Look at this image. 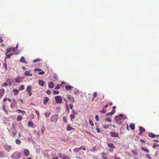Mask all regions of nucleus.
<instances>
[{
	"label": "nucleus",
	"mask_w": 159,
	"mask_h": 159,
	"mask_svg": "<svg viewBox=\"0 0 159 159\" xmlns=\"http://www.w3.org/2000/svg\"><path fill=\"white\" fill-rule=\"evenodd\" d=\"M148 136L151 138H153L156 136V135L152 133H149L148 134Z\"/></svg>",
	"instance_id": "obj_27"
},
{
	"label": "nucleus",
	"mask_w": 159,
	"mask_h": 159,
	"mask_svg": "<svg viewBox=\"0 0 159 159\" xmlns=\"http://www.w3.org/2000/svg\"><path fill=\"white\" fill-rule=\"evenodd\" d=\"M124 117V115L122 114H120L119 115L116 116L115 117V119H117L118 120H120L122 119V117Z\"/></svg>",
	"instance_id": "obj_8"
},
{
	"label": "nucleus",
	"mask_w": 159,
	"mask_h": 159,
	"mask_svg": "<svg viewBox=\"0 0 159 159\" xmlns=\"http://www.w3.org/2000/svg\"><path fill=\"white\" fill-rule=\"evenodd\" d=\"M69 102L71 103L74 102L75 100L74 97L70 95H67Z\"/></svg>",
	"instance_id": "obj_4"
},
{
	"label": "nucleus",
	"mask_w": 159,
	"mask_h": 159,
	"mask_svg": "<svg viewBox=\"0 0 159 159\" xmlns=\"http://www.w3.org/2000/svg\"><path fill=\"white\" fill-rule=\"evenodd\" d=\"M48 86L50 88H53L54 87V84L52 82H50L48 84Z\"/></svg>",
	"instance_id": "obj_16"
},
{
	"label": "nucleus",
	"mask_w": 159,
	"mask_h": 159,
	"mask_svg": "<svg viewBox=\"0 0 159 159\" xmlns=\"http://www.w3.org/2000/svg\"><path fill=\"white\" fill-rule=\"evenodd\" d=\"M129 126L132 130H134L135 129V125L134 124H131Z\"/></svg>",
	"instance_id": "obj_25"
},
{
	"label": "nucleus",
	"mask_w": 159,
	"mask_h": 159,
	"mask_svg": "<svg viewBox=\"0 0 159 159\" xmlns=\"http://www.w3.org/2000/svg\"><path fill=\"white\" fill-rule=\"evenodd\" d=\"M108 146L111 148L112 149H114L115 148V147L114 145L112 143H107Z\"/></svg>",
	"instance_id": "obj_15"
},
{
	"label": "nucleus",
	"mask_w": 159,
	"mask_h": 159,
	"mask_svg": "<svg viewBox=\"0 0 159 159\" xmlns=\"http://www.w3.org/2000/svg\"><path fill=\"white\" fill-rule=\"evenodd\" d=\"M14 93V95H17V94L19 93V90L16 89H14L12 90Z\"/></svg>",
	"instance_id": "obj_21"
},
{
	"label": "nucleus",
	"mask_w": 159,
	"mask_h": 159,
	"mask_svg": "<svg viewBox=\"0 0 159 159\" xmlns=\"http://www.w3.org/2000/svg\"><path fill=\"white\" fill-rule=\"evenodd\" d=\"M2 109L6 112L7 114H8V112L7 111V110H6L5 107L4 106H3V107H2Z\"/></svg>",
	"instance_id": "obj_52"
},
{
	"label": "nucleus",
	"mask_w": 159,
	"mask_h": 159,
	"mask_svg": "<svg viewBox=\"0 0 159 159\" xmlns=\"http://www.w3.org/2000/svg\"><path fill=\"white\" fill-rule=\"evenodd\" d=\"M110 135L114 137H119V134L118 133L111 132H110Z\"/></svg>",
	"instance_id": "obj_6"
},
{
	"label": "nucleus",
	"mask_w": 159,
	"mask_h": 159,
	"mask_svg": "<svg viewBox=\"0 0 159 159\" xmlns=\"http://www.w3.org/2000/svg\"><path fill=\"white\" fill-rule=\"evenodd\" d=\"M58 119V116L56 114L53 116L51 119V121L53 122H56Z\"/></svg>",
	"instance_id": "obj_5"
},
{
	"label": "nucleus",
	"mask_w": 159,
	"mask_h": 159,
	"mask_svg": "<svg viewBox=\"0 0 159 159\" xmlns=\"http://www.w3.org/2000/svg\"><path fill=\"white\" fill-rule=\"evenodd\" d=\"M89 124L91 125V126H93L94 125V124L91 119H89Z\"/></svg>",
	"instance_id": "obj_41"
},
{
	"label": "nucleus",
	"mask_w": 159,
	"mask_h": 159,
	"mask_svg": "<svg viewBox=\"0 0 159 159\" xmlns=\"http://www.w3.org/2000/svg\"><path fill=\"white\" fill-rule=\"evenodd\" d=\"M69 106H70V108L71 109H72L73 108V105L72 104H69Z\"/></svg>",
	"instance_id": "obj_64"
},
{
	"label": "nucleus",
	"mask_w": 159,
	"mask_h": 159,
	"mask_svg": "<svg viewBox=\"0 0 159 159\" xmlns=\"http://www.w3.org/2000/svg\"><path fill=\"white\" fill-rule=\"evenodd\" d=\"M17 105V102L15 99H13L12 103L11 104V107L12 108H14Z\"/></svg>",
	"instance_id": "obj_7"
},
{
	"label": "nucleus",
	"mask_w": 159,
	"mask_h": 159,
	"mask_svg": "<svg viewBox=\"0 0 159 159\" xmlns=\"http://www.w3.org/2000/svg\"><path fill=\"white\" fill-rule=\"evenodd\" d=\"M62 85L61 84H58L56 87H55V89H60Z\"/></svg>",
	"instance_id": "obj_37"
},
{
	"label": "nucleus",
	"mask_w": 159,
	"mask_h": 159,
	"mask_svg": "<svg viewBox=\"0 0 159 159\" xmlns=\"http://www.w3.org/2000/svg\"><path fill=\"white\" fill-rule=\"evenodd\" d=\"M72 112L73 113V114H74L75 115H77L78 114V113L75 111L74 110H72Z\"/></svg>",
	"instance_id": "obj_58"
},
{
	"label": "nucleus",
	"mask_w": 159,
	"mask_h": 159,
	"mask_svg": "<svg viewBox=\"0 0 159 159\" xmlns=\"http://www.w3.org/2000/svg\"><path fill=\"white\" fill-rule=\"evenodd\" d=\"M32 89V86L30 85H28L26 88V91L27 92H29L30 91V90H31Z\"/></svg>",
	"instance_id": "obj_26"
},
{
	"label": "nucleus",
	"mask_w": 159,
	"mask_h": 159,
	"mask_svg": "<svg viewBox=\"0 0 159 159\" xmlns=\"http://www.w3.org/2000/svg\"><path fill=\"white\" fill-rule=\"evenodd\" d=\"M69 157L65 154H63V157L62 158L63 159H69Z\"/></svg>",
	"instance_id": "obj_36"
},
{
	"label": "nucleus",
	"mask_w": 159,
	"mask_h": 159,
	"mask_svg": "<svg viewBox=\"0 0 159 159\" xmlns=\"http://www.w3.org/2000/svg\"><path fill=\"white\" fill-rule=\"evenodd\" d=\"M50 114V113L49 112L45 113L44 114V115H45V116L46 117H49Z\"/></svg>",
	"instance_id": "obj_48"
},
{
	"label": "nucleus",
	"mask_w": 159,
	"mask_h": 159,
	"mask_svg": "<svg viewBox=\"0 0 159 159\" xmlns=\"http://www.w3.org/2000/svg\"><path fill=\"white\" fill-rule=\"evenodd\" d=\"M116 112L115 110H112L111 112H108V114L109 116H111L114 114Z\"/></svg>",
	"instance_id": "obj_30"
},
{
	"label": "nucleus",
	"mask_w": 159,
	"mask_h": 159,
	"mask_svg": "<svg viewBox=\"0 0 159 159\" xmlns=\"http://www.w3.org/2000/svg\"><path fill=\"white\" fill-rule=\"evenodd\" d=\"M5 90L3 89H0V98H1L3 95Z\"/></svg>",
	"instance_id": "obj_14"
},
{
	"label": "nucleus",
	"mask_w": 159,
	"mask_h": 159,
	"mask_svg": "<svg viewBox=\"0 0 159 159\" xmlns=\"http://www.w3.org/2000/svg\"><path fill=\"white\" fill-rule=\"evenodd\" d=\"M73 88V87L70 85H67L65 86L66 89L67 91L71 90Z\"/></svg>",
	"instance_id": "obj_9"
},
{
	"label": "nucleus",
	"mask_w": 159,
	"mask_h": 159,
	"mask_svg": "<svg viewBox=\"0 0 159 159\" xmlns=\"http://www.w3.org/2000/svg\"><path fill=\"white\" fill-rule=\"evenodd\" d=\"M8 84L6 82H5L2 85V86L6 87L8 86Z\"/></svg>",
	"instance_id": "obj_57"
},
{
	"label": "nucleus",
	"mask_w": 159,
	"mask_h": 159,
	"mask_svg": "<svg viewBox=\"0 0 159 159\" xmlns=\"http://www.w3.org/2000/svg\"><path fill=\"white\" fill-rule=\"evenodd\" d=\"M41 61V59H35V60H34L33 61V63H35L36 62H38L39 61Z\"/></svg>",
	"instance_id": "obj_43"
},
{
	"label": "nucleus",
	"mask_w": 159,
	"mask_h": 159,
	"mask_svg": "<svg viewBox=\"0 0 159 159\" xmlns=\"http://www.w3.org/2000/svg\"><path fill=\"white\" fill-rule=\"evenodd\" d=\"M20 62H24L25 63L27 64V62L25 60V57H22L20 60Z\"/></svg>",
	"instance_id": "obj_18"
},
{
	"label": "nucleus",
	"mask_w": 159,
	"mask_h": 159,
	"mask_svg": "<svg viewBox=\"0 0 159 159\" xmlns=\"http://www.w3.org/2000/svg\"><path fill=\"white\" fill-rule=\"evenodd\" d=\"M61 110V107H58L56 108V111L57 112H59Z\"/></svg>",
	"instance_id": "obj_51"
},
{
	"label": "nucleus",
	"mask_w": 159,
	"mask_h": 159,
	"mask_svg": "<svg viewBox=\"0 0 159 159\" xmlns=\"http://www.w3.org/2000/svg\"><path fill=\"white\" fill-rule=\"evenodd\" d=\"M63 120L65 123H66L67 121V119L66 117L64 116L63 117Z\"/></svg>",
	"instance_id": "obj_56"
},
{
	"label": "nucleus",
	"mask_w": 159,
	"mask_h": 159,
	"mask_svg": "<svg viewBox=\"0 0 159 159\" xmlns=\"http://www.w3.org/2000/svg\"><path fill=\"white\" fill-rule=\"evenodd\" d=\"M16 111H17L18 113L22 114L23 115L25 114V112L24 111L18 109Z\"/></svg>",
	"instance_id": "obj_17"
},
{
	"label": "nucleus",
	"mask_w": 159,
	"mask_h": 159,
	"mask_svg": "<svg viewBox=\"0 0 159 159\" xmlns=\"http://www.w3.org/2000/svg\"><path fill=\"white\" fill-rule=\"evenodd\" d=\"M21 153L15 152L11 155V157L14 159H19L21 157Z\"/></svg>",
	"instance_id": "obj_1"
},
{
	"label": "nucleus",
	"mask_w": 159,
	"mask_h": 159,
	"mask_svg": "<svg viewBox=\"0 0 159 159\" xmlns=\"http://www.w3.org/2000/svg\"><path fill=\"white\" fill-rule=\"evenodd\" d=\"M96 130H97V132L98 133H99L101 132V130L99 128H97L96 129Z\"/></svg>",
	"instance_id": "obj_63"
},
{
	"label": "nucleus",
	"mask_w": 159,
	"mask_h": 159,
	"mask_svg": "<svg viewBox=\"0 0 159 159\" xmlns=\"http://www.w3.org/2000/svg\"><path fill=\"white\" fill-rule=\"evenodd\" d=\"M99 112L102 113H105L107 112V111L104 109H103L102 110H100Z\"/></svg>",
	"instance_id": "obj_45"
},
{
	"label": "nucleus",
	"mask_w": 159,
	"mask_h": 159,
	"mask_svg": "<svg viewBox=\"0 0 159 159\" xmlns=\"http://www.w3.org/2000/svg\"><path fill=\"white\" fill-rule=\"evenodd\" d=\"M5 157V155L2 152L0 151V158H3Z\"/></svg>",
	"instance_id": "obj_32"
},
{
	"label": "nucleus",
	"mask_w": 159,
	"mask_h": 159,
	"mask_svg": "<svg viewBox=\"0 0 159 159\" xmlns=\"http://www.w3.org/2000/svg\"><path fill=\"white\" fill-rule=\"evenodd\" d=\"M74 93L75 94H77L79 93V90L75 88L74 89Z\"/></svg>",
	"instance_id": "obj_28"
},
{
	"label": "nucleus",
	"mask_w": 159,
	"mask_h": 159,
	"mask_svg": "<svg viewBox=\"0 0 159 159\" xmlns=\"http://www.w3.org/2000/svg\"><path fill=\"white\" fill-rule=\"evenodd\" d=\"M49 100V98L48 97H45L43 102L44 104V105H46Z\"/></svg>",
	"instance_id": "obj_24"
},
{
	"label": "nucleus",
	"mask_w": 159,
	"mask_h": 159,
	"mask_svg": "<svg viewBox=\"0 0 159 159\" xmlns=\"http://www.w3.org/2000/svg\"><path fill=\"white\" fill-rule=\"evenodd\" d=\"M45 72L44 71H42L41 72H40L39 73V75H43L44 74Z\"/></svg>",
	"instance_id": "obj_60"
},
{
	"label": "nucleus",
	"mask_w": 159,
	"mask_h": 159,
	"mask_svg": "<svg viewBox=\"0 0 159 159\" xmlns=\"http://www.w3.org/2000/svg\"><path fill=\"white\" fill-rule=\"evenodd\" d=\"M45 129V128L44 126H41V131L42 133L43 134Z\"/></svg>",
	"instance_id": "obj_34"
},
{
	"label": "nucleus",
	"mask_w": 159,
	"mask_h": 159,
	"mask_svg": "<svg viewBox=\"0 0 159 159\" xmlns=\"http://www.w3.org/2000/svg\"><path fill=\"white\" fill-rule=\"evenodd\" d=\"M3 147H4V149L8 152L11 151L13 148L11 146L8 145V144L6 143L4 144Z\"/></svg>",
	"instance_id": "obj_2"
},
{
	"label": "nucleus",
	"mask_w": 159,
	"mask_h": 159,
	"mask_svg": "<svg viewBox=\"0 0 159 159\" xmlns=\"http://www.w3.org/2000/svg\"><path fill=\"white\" fill-rule=\"evenodd\" d=\"M34 123L32 122V121L30 120L28 122V125L30 127H33Z\"/></svg>",
	"instance_id": "obj_19"
},
{
	"label": "nucleus",
	"mask_w": 159,
	"mask_h": 159,
	"mask_svg": "<svg viewBox=\"0 0 159 159\" xmlns=\"http://www.w3.org/2000/svg\"><path fill=\"white\" fill-rule=\"evenodd\" d=\"M30 72L29 71H26L24 73V75L26 76H32V74H30Z\"/></svg>",
	"instance_id": "obj_23"
},
{
	"label": "nucleus",
	"mask_w": 159,
	"mask_h": 159,
	"mask_svg": "<svg viewBox=\"0 0 159 159\" xmlns=\"http://www.w3.org/2000/svg\"><path fill=\"white\" fill-rule=\"evenodd\" d=\"M53 77L54 79L56 80H57L58 79V76L56 74H54L53 75Z\"/></svg>",
	"instance_id": "obj_46"
},
{
	"label": "nucleus",
	"mask_w": 159,
	"mask_h": 159,
	"mask_svg": "<svg viewBox=\"0 0 159 159\" xmlns=\"http://www.w3.org/2000/svg\"><path fill=\"white\" fill-rule=\"evenodd\" d=\"M38 84L41 86H43L44 85V82L43 80H40L38 81Z\"/></svg>",
	"instance_id": "obj_12"
},
{
	"label": "nucleus",
	"mask_w": 159,
	"mask_h": 159,
	"mask_svg": "<svg viewBox=\"0 0 159 159\" xmlns=\"http://www.w3.org/2000/svg\"><path fill=\"white\" fill-rule=\"evenodd\" d=\"M22 119V117L20 115H19L17 117V120L18 121Z\"/></svg>",
	"instance_id": "obj_40"
},
{
	"label": "nucleus",
	"mask_w": 159,
	"mask_h": 159,
	"mask_svg": "<svg viewBox=\"0 0 159 159\" xmlns=\"http://www.w3.org/2000/svg\"><path fill=\"white\" fill-rule=\"evenodd\" d=\"M56 102L57 104L60 103L62 102V98L61 96H56L55 97Z\"/></svg>",
	"instance_id": "obj_3"
},
{
	"label": "nucleus",
	"mask_w": 159,
	"mask_h": 159,
	"mask_svg": "<svg viewBox=\"0 0 159 159\" xmlns=\"http://www.w3.org/2000/svg\"><path fill=\"white\" fill-rule=\"evenodd\" d=\"M95 118V119L97 121H98L99 120V116L98 115H96Z\"/></svg>",
	"instance_id": "obj_53"
},
{
	"label": "nucleus",
	"mask_w": 159,
	"mask_h": 159,
	"mask_svg": "<svg viewBox=\"0 0 159 159\" xmlns=\"http://www.w3.org/2000/svg\"><path fill=\"white\" fill-rule=\"evenodd\" d=\"M75 115L73 114H72L70 115V117L71 121H72L73 119L75 118Z\"/></svg>",
	"instance_id": "obj_39"
},
{
	"label": "nucleus",
	"mask_w": 159,
	"mask_h": 159,
	"mask_svg": "<svg viewBox=\"0 0 159 159\" xmlns=\"http://www.w3.org/2000/svg\"><path fill=\"white\" fill-rule=\"evenodd\" d=\"M106 121L110 122L111 121V120L109 118H107L105 119Z\"/></svg>",
	"instance_id": "obj_49"
},
{
	"label": "nucleus",
	"mask_w": 159,
	"mask_h": 159,
	"mask_svg": "<svg viewBox=\"0 0 159 159\" xmlns=\"http://www.w3.org/2000/svg\"><path fill=\"white\" fill-rule=\"evenodd\" d=\"M41 70V69H40L39 68H36V69H35L34 70L35 71H39Z\"/></svg>",
	"instance_id": "obj_62"
},
{
	"label": "nucleus",
	"mask_w": 159,
	"mask_h": 159,
	"mask_svg": "<svg viewBox=\"0 0 159 159\" xmlns=\"http://www.w3.org/2000/svg\"><path fill=\"white\" fill-rule=\"evenodd\" d=\"M115 119L116 121V122L118 125H120L121 124V123L122 122V121L121 120H118V119Z\"/></svg>",
	"instance_id": "obj_22"
},
{
	"label": "nucleus",
	"mask_w": 159,
	"mask_h": 159,
	"mask_svg": "<svg viewBox=\"0 0 159 159\" xmlns=\"http://www.w3.org/2000/svg\"><path fill=\"white\" fill-rule=\"evenodd\" d=\"M11 48H7V52H7V53H8V52H10L11 51Z\"/></svg>",
	"instance_id": "obj_59"
},
{
	"label": "nucleus",
	"mask_w": 159,
	"mask_h": 159,
	"mask_svg": "<svg viewBox=\"0 0 159 159\" xmlns=\"http://www.w3.org/2000/svg\"><path fill=\"white\" fill-rule=\"evenodd\" d=\"M73 151L75 152H78L80 150L78 148H76L73 149Z\"/></svg>",
	"instance_id": "obj_38"
},
{
	"label": "nucleus",
	"mask_w": 159,
	"mask_h": 159,
	"mask_svg": "<svg viewBox=\"0 0 159 159\" xmlns=\"http://www.w3.org/2000/svg\"><path fill=\"white\" fill-rule=\"evenodd\" d=\"M12 134H13V137H15L16 136V134L17 133V131L16 129H14L13 130H12Z\"/></svg>",
	"instance_id": "obj_20"
},
{
	"label": "nucleus",
	"mask_w": 159,
	"mask_h": 159,
	"mask_svg": "<svg viewBox=\"0 0 159 159\" xmlns=\"http://www.w3.org/2000/svg\"><path fill=\"white\" fill-rule=\"evenodd\" d=\"M5 54L6 56V57H5V59H7V58H10L13 55L12 53H10L8 54V53H7V52H5Z\"/></svg>",
	"instance_id": "obj_13"
},
{
	"label": "nucleus",
	"mask_w": 159,
	"mask_h": 159,
	"mask_svg": "<svg viewBox=\"0 0 159 159\" xmlns=\"http://www.w3.org/2000/svg\"><path fill=\"white\" fill-rule=\"evenodd\" d=\"M66 129L67 131H70L71 130H74V129L71 127L70 125H68L67 126Z\"/></svg>",
	"instance_id": "obj_31"
},
{
	"label": "nucleus",
	"mask_w": 159,
	"mask_h": 159,
	"mask_svg": "<svg viewBox=\"0 0 159 159\" xmlns=\"http://www.w3.org/2000/svg\"><path fill=\"white\" fill-rule=\"evenodd\" d=\"M139 130L141 131V132H145V129L143 128V127H141V126H139Z\"/></svg>",
	"instance_id": "obj_33"
},
{
	"label": "nucleus",
	"mask_w": 159,
	"mask_h": 159,
	"mask_svg": "<svg viewBox=\"0 0 159 159\" xmlns=\"http://www.w3.org/2000/svg\"><path fill=\"white\" fill-rule=\"evenodd\" d=\"M24 89V85H21L19 88V90H23Z\"/></svg>",
	"instance_id": "obj_47"
},
{
	"label": "nucleus",
	"mask_w": 159,
	"mask_h": 159,
	"mask_svg": "<svg viewBox=\"0 0 159 159\" xmlns=\"http://www.w3.org/2000/svg\"><path fill=\"white\" fill-rule=\"evenodd\" d=\"M97 93L96 92H95L93 93V100L94 98L96 97L97 95Z\"/></svg>",
	"instance_id": "obj_50"
},
{
	"label": "nucleus",
	"mask_w": 159,
	"mask_h": 159,
	"mask_svg": "<svg viewBox=\"0 0 159 159\" xmlns=\"http://www.w3.org/2000/svg\"><path fill=\"white\" fill-rule=\"evenodd\" d=\"M24 154L26 156L28 157L30 155V152L27 149H25L24 151Z\"/></svg>",
	"instance_id": "obj_11"
},
{
	"label": "nucleus",
	"mask_w": 159,
	"mask_h": 159,
	"mask_svg": "<svg viewBox=\"0 0 159 159\" xmlns=\"http://www.w3.org/2000/svg\"><path fill=\"white\" fill-rule=\"evenodd\" d=\"M59 92L58 91L54 90L53 91V94L54 95L58 94Z\"/></svg>",
	"instance_id": "obj_44"
},
{
	"label": "nucleus",
	"mask_w": 159,
	"mask_h": 159,
	"mask_svg": "<svg viewBox=\"0 0 159 159\" xmlns=\"http://www.w3.org/2000/svg\"><path fill=\"white\" fill-rule=\"evenodd\" d=\"M22 78L20 76L16 77V82L17 83H19L21 81Z\"/></svg>",
	"instance_id": "obj_10"
},
{
	"label": "nucleus",
	"mask_w": 159,
	"mask_h": 159,
	"mask_svg": "<svg viewBox=\"0 0 159 159\" xmlns=\"http://www.w3.org/2000/svg\"><path fill=\"white\" fill-rule=\"evenodd\" d=\"M27 140L29 141H33V139H32L30 137H29L28 138Z\"/></svg>",
	"instance_id": "obj_61"
},
{
	"label": "nucleus",
	"mask_w": 159,
	"mask_h": 159,
	"mask_svg": "<svg viewBox=\"0 0 159 159\" xmlns=\"http://www.w3.org/2000/svg\"><path fill=\"white\" fill-rule=\"evenodd\" d=\"M109 126V125H104L103 126V127L104 129H108Z\"/></svg>",
	"instance_id": "obj_42"
},
{
	"label": "nucleus",
	"mask_w": 159,
	"mask_h": 159,
	"mask_svg": "<svg viewBox=\"0 0 159 159\" xmlns=\"http://www.w3.org/2000/svg\"><path fill=\"white\" fill-rule=\"evenodd\" d=\"M46 93L50 95L51 93V91L49 90H48L46 91Z\"/></svg>",
	"instance_id": "obj_55"
},
{
	"label": "nucleus",
	"mask_w": 159,
	"mask_h": 159,
	"mask_svg": "<svg viewBox=\"0 0 159 159\" xmlns=\"http://www.w3.org/2000/svg\"><path fill=\"white\" fill-rule=\"evenodd\" d=\"M145 156L146 158H148V159H151V157L148 154H146L145 155Z\"/></svg>",
	"instance_id": "obj_54"
},
{
	"label": "nucleus",
	"mask_w": 159,
	"mask_h": 159,
	"mask_svg": "<svg viewBox=\"0 0 159 159\" xmlns=\"http://www.w3.org/2000/svg\"><path fill=\"white\" fill-rule=\"evenodd\" d=\"M141 149L145 152H147V153H149V151H148V149L146 148H144V147H142L141 148Z\"/></svg>",
	"instance_id": "obj_29"
},
{
	"label": "nucleus",
	"mask_w": 159,
	"mask_h": 159,
	"mask_svg": "<svg viewBox=\"0 0 159 159\" xmlns=\"http://www.w3.org/2000/svg\"><path fill=\"white\" fill-rule=\"evenodd\" d=\"M16 143L17 144H20L21 143V141L18 139H16L15 141Z\"/></svg>",
	"instance_id": "obj_35"
}]
</instances>
